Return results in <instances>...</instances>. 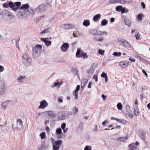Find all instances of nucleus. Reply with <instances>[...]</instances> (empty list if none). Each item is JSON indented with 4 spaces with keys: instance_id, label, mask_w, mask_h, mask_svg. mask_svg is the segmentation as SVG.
<instances>
[{
    "instance_id": "f257e3e1",
    "label": "nucleus",
    "mask_w": 150,
    "mask_h": 150,
    "mask_svg": "<svg viewBox=\"0 0 150 150\" xmlns=\"http://www.w3.org/2000/svg\"><path fill=\"white\" fill-rule=\"evenodd\" d=\"M23 63L26 66H29L32 63V58L30 54L28 53L24 52L22 58Z\"/></svg>"
},
{
    "instance_id": "f03ea898",
    "label": "nucleus",
    "mask_w": 150,
    "mask_h": 150,
    "mask_svg": "<svg viewBox=\"0 0 150 150\" xmlns=\"http://www.w3.org/2000/svg\"><path fill=\"white\" fill-rule=\"evenodd\" d=\"M42 50V45H37L33 48V53L34 58H37L40 56Z\"/></svg>"
},
{
    "instance_id": "7ed1b4c3",
    "label": "nucleus",
    "mask_w": 150,
    "mask_h": 150,
    "mask_svg": "<svg viewBox=\"0 0 150 150\" xmlns=\"http://www.w3.org/2000/svg\"><path fill=\"white\" fill-rule=\"evenodd\" d=\"M1 15L3 17L6 18L9 20H12L15 18V16L12 13L5 9L2 11L1 12Z\"/></svg>"
},
{
    "instance_id": "20e7f679",
    "label": "nucleus",
    "mask_w": 150,
    "mask_h": 150,
    "mask_svg": "<svg viewBox=\"0 0 150 150\" xmlns=\"http://www.w3.org/2000/svg\"><path fill=\"white\" fill-rule=\"evenodd\" d=\"M57 115L58 120H61L68 118L69 116V113L66 111L63 112H59L58 113Z\"/></svg>"
},
{
    "instance_id": "39448f33",
    "label": "nucleus",
    "mask_w": 150,
    "mask_h": 150,
    "mask_svg": "<svg viewBox=\"0 0 150 150\" xmlns=\"http://www.w3.org/2000/svg\"><path fill=\"white\" fill-rule=\"evenodd\" d=\"M51 140L53 146V149L59 150L62 144V141L61 140H58L56 141L52 138H51Z\"/></svg>"
},
{
    "instance_id": "423d86ee",
    "label": "nucleus",
    "mask_w": 150,
    "mask_h": 150,
    "mask_svg": "<svg viewBox=\"0 0 150 150\" xmlns=\"http://www.w3.org/2000/svg\"><path fill=\"white\" fill-rule=\"evenodd\" d=\"M21 3L20 2H17L13 3L11 1L9 2V6L13 11H16L18 9V7L21 5Z\"/></svg>"
},
{
    "instance_id": "0eeeda50",
    "label": "nucleus",
    "mask_w": 150,
    "mask_h": 150,
    "mask_svg": "<svg viewBox=\"0 0 150 150\" xmlns=\"http://www.w3.org/2000/svg\"><path fill=\"white\" fill-rule=\"evenodd\" d=\"M6 87L4 82H2L0 84V96L3 95L6 92Z\"/></svg>"
},
{
    "instance_id": "6e6552de",
    "label": "nucleus",
    "mask_w": 150,
    "mask_h": 150,
    "mask_svg": "<svg viewBox=\"0 0 150 150\" xmlns=\"http://www.w3.org/2000/svg\"><path fill=\"white\" fill-rule=\"evenodd\" d=\"M40 105L39 106L40 109H44L48 106V103L45 100H43L40 102Z\"/></svg>"
},
{
    "instance_id": "1a4fd4ad",
    "label": "nucleus",
    "mask_w": 150,
    "mask_h": 150,
    "mask_svg": "<svg viewBox=\"0 0 150 150\" xmlns=\"http://www.w3.org/2000/svg\"><path fill=\"white\" fill-rule=\"evenodd\" d=\"M69 44L68 43H64L61 46V50L62 52H66L67 51L69 47Z\"/></svg>"
},
{
    "instance_id": "9d476101",
    "label": "nucleus",
    "mask_w": 150,
    "mask_h": 150,
    "mask_svg": "<svg viewBox=\"0 0 150 150\" xmlns=\"http://www.w3.org/2000/svg\"><path fill=\"white\" fill-rule=\"evenodd\" d=\"M62 28L66 29H73L74 28L73 25L71 24H64L62 25Z\"/></svg>"
},
{
    "instance_id": "9b49d317",
    "label": "nucleus",
    "mask_w": 150,
    "mask_h": 150,
    "mask_svg": "<svg viewBox=\"0 0 150 150\" xmlns=\"http://www.w3.org/2000/svg\"><path fill=\"white\" fill-rule=\"evenodd\" d=\"M35 13V11L30 7L24 13V14L27 16H32Z\"/></svg>"
},
{
    "instance_id": "f8f14e48",
    "label": "nucleus",
    "mask_w": 150,
    "mask_h": 150,
    "mask_svg": "<svg viewBox=\"0 0 150 150\" xmlns=\"http://www.w3.org/2000/svg\"><path fill=\"white\" fill-rule=\"evenodd\" d=\"M16 128L19 130L23 128V122L21 119L17 120Z\"/></svg>"
},
{
    "instance_id": "ddd939ff",
    "label": "nucleus",
    "mask_w": 150,
    "mask_h": 150,
    "mask_svg": "<svg viewBox=\"0 0 150 150\" xmlns=\"http://www.w3.org/2000/svg\"><path fill=\"white\" fill-rule=\"evenodd\" d=\"M56 135L58 139H60L62 137L61 134L62 130L61 128H58L56 130Z\"/></svg>"
},
{
    "instance_id": "4468645a",
    "label": "nucleus",
    "mask_w": 150,
    "mask_h": 150,
    "mask_svg": "<svg viewBox=\"0 0 150 150\" xmlns=\"http://www.w3.org/2000/svg\"><path fill=\"white\" fill-rule=\"evenodd\" d=\"M47 8V5L45 4H42L40 6L38 7V9L40 10V11L44 12L45 11Z\"/></svg>"
},
{
    "instance_id": "2eb2a0df",
    "label": "nucleus",
    "mask_w": 150,
    "mask_h": 150,
    "mask_svg": "<svg viewBox=\"0 0 150 150\" xmlns=\"http://www.w3.org/2000/svg\"><path fill=\"white\" fill-rule=\"evenodd\" d=\"M126 110L127 112V115L130 118H132L134 116L133 112L132 111L129 107L126 108Z\"/></svg>"
},
{
    "instance_id": "dca6fc26",
    "label": "nucleus",
    "mask_w": 150,
    "mask_h": 150,
    "mask_svg": "<svg viewBox=\"0 0 150 150\" xmlns=\"http://www.w3.org/2000/svg\"><path fill=\"white\" fill-rule=\"evenodd\" d=\"M30 7L29 4H23L20 7V9L23 10L24 13Z\"/></svg>"
},
{
    "instance_id": "f3484780",
    "label": "nucleus",
    "mask_w": 150,
    "mask_h": 150,
    "mask_svg": "<svg viewBox=\"0 0 150 150\" xmlns=\"http://www.w3.org/2000/svg\"><path fill=\"white\" fill-rule=\"evenodd\" d=\"M47 38H41V41L45 43L46 46H48L51 45V41L50 40H47L48 39Z\"/></svg>"
},
{
    "instance_id": "a211bd4d",
    "label": "nucleus",
    "mask_w": 150,
    "mask_h": 150,
    "mask_svg": "<svg viewBox=\"0 0 150 150\" xmlns=\"http://www.w3.org/2000/svg\"><path fill=\"white\" fill-rule=\"evenodd\" d=\"M25 78V76H20L17 78L18 82L19 83L23 82Z\"/></svg>"
},
{
    "instance_id": "6ab92c4d",
    "label": "nucleus",
    "mask_w": 150,
    "mask_h": 150,
    "mask_svg": "<svg viewBox=\"0 0 150 150\" xmlns=\"http://www.w3.org/2000/svg\"><path fill=\"white\" fill-rule=\"evenodd\" d=\"M89 33L93 35L99 36L100 35V33H99V31H98L96 30H91L89 31Z\"/></svg>"
},
{
    "instance_id": "aec40b11",
    "label": "nucleus",
    "mask_w": 150,
    "mask_h": 150,
    "mask_svg": "<svg viewBox=\"0 0 150 150\" xmlns=\"http://www.w3.org/2000/svg\"><path fill=\"white\" fill-rule=\"evenodd\" d=\"M46 113L50 117H54L55 115V114L53 111H49L46 112Z\"/></svg>"
},
{
    "instance_id": "412c9836",
    "label": "nucleus",
    "mask_w": 150,
    "mask_h": 150,
    "mask_svg": "<svg viewBox=\"0 0 150 150\" xmlns=\"http://www.w3.org/2000/svg\"><path fill=\"white\" fill-rule=\"evenodd\" d=\"M128 62L124 61H122L120 62L119 65L122 68H126L128 66Z\"/></svg>"
},
{
    "instance_id": "4be33fe9",
    "label": "nucleus",
    "mask_w": 150,
    "mask_h": 150,
    "mask_svg": "<svg viewBox=\"0 0 150 150\" xmlns=\"http://www.w3.org/2000/svg\"><path fill=\"white\" fill-rule=\"evenodd\" d=\"M134 114L135 115L138 116L139 114V111L137 106H136L134 107Z\"/></svg>"
},
{
    "instance_id": "5701e85b",
    "label": "nucleus",
    "mask_w": 150,
    "mask_h": 150,
    "mask_svg": "<svg viewBox=\"0 0 150 150\" xmlns=\"http://www.w3.org/2000/svg\"><path fill=\"white\" fill-rule=\"evenodd\" d=\"M23 12L22 11L19 10L18 12L17 16L19 18L22 19L23 17Z\"/></svg>"
},
{
    "instance_id": "b1692460",
    "label": "nucleus",
    "mask_w": 150,
    "mask_h": 150,
    "mask_svg": "<svg viewBox=\"0 0 150 150\" xmlns=\"http://www.w3.org/2000/svg\"><path fill=\"white\" fill-rule=\"evenodd\" d=\"M88 81V80L86 79H82L81 83V87L83 88L84 86L87 84Z\"/></svg>"
},
{
    "instance_id": "393cba45",
    "label": "nucleus",
    "mask_w": 150,
    "mask_h": 150,
    "mask_svg": "<svg viewBox=\"0 0 150 150\" xmlns=\"http://www.w3.org/2000/svg\"><path fill=\"white\" fill-rule=\"evenodd\" d=\"M128 137V136H126L125 137H120L118 138L119 141L122 142H126V140H127Z\"/></svg>"
},
{
    "instance_id": "a878e982",
    "label": "nucleus",
    "mask_w": 150,
    "mask_h": 150,
    "mask_svg": "<svg viewBox=\"0 0 150 150\" xmlns=\"http://www.w3.org/2000/svg\"><path fill=\"white\" fill-rule=\"evenodd\" d=\"M129 150H136L137 149V146L134 144H131L129 145Z\"/></svg>"
},
{
    "instance_id": "bb28decb",
    "label": "nucleus",
    "mask_w": 150,
    "mask_h": 150,
    "mask_svg": "<svg viewBox=\"0 0 150 150\" xmlns=\"http://www.w3.org/2000/svg\"><path fill=\"white\" fill-rule=\"evenodd\" d=\"M124 22L125 24L127 25L128 27H130L131 24V20L129 19H126L124 20Z\"/></svg>"
},
{
    "instance_id": "cd10ccee",
    "label": "nucleus",
    "mask_w": 150,
    "mask_h": 150,
    "mask_svg": "<svg viewBox=\"0 0 150 150\" xmlns=\"http://www.w3.org/2000/svg\"><path fill=\"white\" fill-rule=\"evenodd\" d=\"M83 25L86 27L90 25V22L89 20H85L83 23Z\"/></svg>"
},
{
    "instance_id": "c85d7f7f",
    "label": "nucleus",
    "mask_w": 150,
    "mask_h": 150,
    "mask_svg": "<svg viewBox=\"0 0 150 150\" xmlns=\"http://www.w3.org/2000/svg\"><path fill=\"white\" fill-rule=\"evenodd\" d=\"M39 150H47L48 149L46 146H45L43 145H40L38 148Z\"/></svg>"
},
{
    "instance_id": "c756f323",
    "label": "nucleus",
    "mask_w": 150,
    "mask_h": 150,
    "mask_svg": "<svg viewBox=\"0 0 150 150\" xmlns=\"http://www.w3.org/2000/svg\"><path fill=\"white\" fill-rule=\"evenodd\" d=\"M101 15L100 14H98L95 15L93 18V20L95 21H97V20L100 18Z\"/></svg>"
},
{
    "instance_id": "7c9ffc66",
    "label": "nucleus",
    "mask_w": 150,
    "mask_h": 150,
    "mask_svg": "<svg viewBox=\"0 0 150 150\" xmlns=\"http://www.w3.org/2000/svg\"><path fill=\"white\" fill-rule=\"evenodd\" d=\"M101 76L102 77L105 78V82L107 83L108 81V77L106 74L104 72H103L101 75Z\"/></svg>"
},
{
    "instance_id": "2f4dec72",
    "label": "nucleus",
    "mask_w": 150,
    "mask_h": 150,
    "mask_svg": "<svg viewBox=\"0 0 150 150\" xmlns=\"http://www.w3.org/2000/svg\"><path fill=\"white\" fill-rule=\"evenodd\" d=\"M72 110L73 112V114L74 115H76L79 112L78 109L75 107L73 108Z\"/></svg>"
},
{
    "instance_id": "473e14b6",
    "label": "nucleus",
    "mask_w": 150,
    "mask_h": 150,
    "mask_svg": "<svg viewBox=\"0 0 150 150\" xmlns=\"http://www.w3.org/2000/svg\"><path fill=\"white\" fill-rule=\"evenodd\" d=\"M81 53V50L80 49H78L76 53V57L78 58H81V54H80Z\"/></svg>"
},
{
    "instance_id": "72a5a7b5",
    "label": "nucleus",
    "mask_w": 150,
    "mask_h": 150,
    "mask_svg": "<svg viewBox=\"0 0 150 150\" xmlns=\"http://www.w3.org/2000/svg\"><path fill=\"white\" fill-rule=\"evenodd\" d=\"M123 45L128 48H131V47L130 44L127 40L125 43V44H123Z\"/></svg>"
},
{
    "instance_id": "f704fd0d",
    "label": "nucleus",
    "mask_w": 150,
    "mask_h": 150,
    "mask_svg": "<svg viewBox=\"0 0 150 150\" xmlns=\"http://www.w3.org/2000/svg\"><path fill=\"white\" fill-rule=\"evenodd\" d=\"M108 23V21L106 19H103L101 21V25L103 26L106 25Z\"/></svg>"
},
{
    "instance_id": "c9c22d12",
    "label": "nucleus",
    "mask_w": 150,
    "mask_h": 150,
    "mask_svg": "<svg viewBox=\"0 0 150 150\" xmlns=\"http://www.w3.org/2000/svg\"><path fill=\"white\" fill-rule=\"evenodd\" d=\"M87 54V53H84L83 52H82L81 53V57H83L84 59H86L88 57Z\"/></svg>"
},
{
    "instance_id": "e433bc0d",
    "label": "nucleus",
    "mask_w": 150,
    "mask_h": 150,
    "mask_svg": "<svg viewBox=\"0 0 150 150\" xmlns=\"http://www.w3.org/2000/svg\"><path fill=\"white\" fill-rule=\"evenodd\" d=\"M40 136L41 137L42 139H44L46 137V134L45 132H42L40 134Z\"/></svg>"
},
{
    "instance_id": "4c0bfd02",
    "label": "nucleus",
    "mask_w": 150,
    "mask_h": 150,
    "mask_svg": "<svg viewBox=\"0 0 150 150\" xmlns=\"http://www.w3.org/2000/svg\"><path fill=\"white\" fill-rule=\"evenodd\" d=\"M58 86L59 87H60V84L59 83V82L58 81L57 82H54L53 84H52L51 86L53 88L56 86Z\"/></svg>"
},
{
    "instance_id": "58836bf2",
    "label": "nucleus",
    "mask_w": 150,
    "mask_h": 150,
    "mask_svg": "<svg viewBox=\"0 0 150 150\" xmlns=\"http://www.w3.org/2000/svg\"><path fill=\"white\" fill-rule=\"evenodd\" d=\"M122 6H117L116 8V10L117 11L120 12L122 9Z\"/></svg>"
},
{
    "instance_id": "ea45409f",
    "label": "nucleus",
    "mask_w": 150,
    "mask_h": 150,
    "mask_svg": "<svg viewBox=\"0 0 150 150\" xmlns=\"http://www.w3.org/2000/svg\"><path fill=\"white\" fill-rule=\"evenodd\" d=\"M109 4H114L118 3V0H110L109 1Z\"/></svg>"
},
{
    "instance_id": "a19ab883",
    "label": "nucleus",
    "mask_w": 150,
    "mask_h": 150,
    "mask_svg": "<svg viewBox=\"0 0 150 150\" xmlns=\"http://www.w3.org/2000/svg\"><path fill=\"white\" fill-rule=\"evenodd\" d=\"M73 94L74 96V98L75 99L77 100L78 99V92L74 91Z\"/></svg>"
},
{
    "instance_id": "79ce46f5",
    "label": "nucleus",
    "mask_w": 150,
    "mask_h": 150,
    "mask_svg": "<svg viewBox=\"0 0 150 150\" xmlns=\"http://www.w3.org/2000/svg\"><path fill=\"white\" fill-rule=\"evenodd\" d=\"M117 109L119 110H121L122 108V105L121 103H119L117 104Z\"/></svg>"
},
{
    "instance_id": "37998d69",
    "label": "nucleus",
    "mask_w": 150,
    "mask_h": 150,
    "mask_svg": "<svg viewBox=\"0 0 150 150\" xmlns=\"http://www.w3.org/2000/svg\"><path fill=\"white\" fill-rule=\"evenodd\" d=\"M143 16V15L142 14H139L137 16V19L139 21H141L142 20V17Z\"/></svg>"
},
{
    "instance_id": "c03bdc74",
    "label": "nucleus",
    "mask_w": 150,
    "mask_h": 150,
    "mask_svg": "<svg viewBox=\"0 0 150 150\" xmlns=\"http://www.w3.org/2000/svg\"><path fill=\"white\" fill-rule=\"evenodd\" d=\"M105 52V50H104L99 49L98 50V53L100 54L103 55L104 54Z\"/></svg>"
},
{
    "instance_id": "a18cd8bd",
    "label": "nucleus",
    "mask_w": 150,
    "mask_h": 150,
    "mask_svg": "<svg viewBox=\"0 0 150 150\" xmlns=\"http://www.w3.org/2000/svg\"><path fill=\"white\" fill-rule=\"evenodd\" d=\"M92 147L89 145L86 146L84 148V150H91Z\"/></svg>"
},
{
    "instance_id": "49530a36",
    "label": "nucleus",
    "mask_w": 150,
    "mask_h": 150,
    "mask_svg": "<svg viewBox=\"0 0 150 150\" xmlns=\"http://www.w3.org/2000/svg\"><path fill=\"white\" fill-rule=\"evenodd\" d=\"M121 54V53L120 52H119L118 53L116 52H114L113 55L115 56H120Z\"/></svg>"
},
{
    "instance_id": "de8ad7c7",
    "label": "nucleus",
    "mask_w": 150,
    "mask_h": 150,
    "mask_svg": "<svg viewBox=\"0 0 150 150\" xmlns=\"http://www.w3.org/2000/svg\"><path fill=\"white\" fill-rule=\"evenodd\" d=\"M95 70V67H93L91 66L89 70V72L91 73H93L94 72Z\"/></svg>"
},
{
    "instance_id": "09e8293b",
    "label": "nucleus",
    "mask_w": 150,
    "mask_h": 150,
    "mask_svg": "<svg viewBox=\"0 0 150 150\" xmlns=\"http://www.w3.org/2000/svg\"><path fill=\"white\" fill-rule=\"evenodd\" d=\"M117 41L119 43L121 44L123 41H124V39L121 38H118L117 39Z\"/></svg>"
},
{
    "instance_id": "8fccbe9b",
    "label": "nucleus",
    "mask_w": 150,
    "mask_h": 150,
    "mask_svg": "<svg viewBox=\"0 0 150 150\" xmlns=\"http://www.w3.org/2000/svg\"><path fill=\"white\" fill-rule=\"evenodd\" d=\"M118 3H120L121 4H123L126 3V1L125 0H118Z\"/></svg>"
},
{
    "instance_id": "3c124183",
    "label": "nucleus",
    "mask_w": 150,
    "mask_h": 150,
    "mask_svg": "<svg viewBox=\"0 0 150 150\" xmlns=\"http://www.w3.org/2000/svg\"><path fill=\"white\" fill-rule=\"evenodd\" d=\"M108 121L106 120L104 121L102 123V124L103 126H105L107 124H108Z\"/></svg>"
},
{
    "instance_id": "603ef678",
    "label": "nucleus",
    "mask_w": 150,
    "mask_h": 150,
    "mask_svg": "<svg viewBox=\"0 0 150 150\" xmlns=\"http://www.w3.org/2000/svg\"><path fill=\"white\" fill-rule=\"evenodd\" d=\"M1 107L2 109H3L5 110L7 108V106L6 105L4 104H2L1 105Z\"/></svg>"
},
{
    "instance_id": "864d4df0",
    "label": "nucleus",
    "mask_w": 150,
    "mask_h": 150,
    "mask_svg": "<svg viewBox=\"0 0 150 150\" xmlns=\"http://www.w3.org/2000/svg\"><path fill=\"white\" fill-rule=\"evenodd\" d=\"M3 6L4 8H7L9 6V3H5L3 5Z\"/></svg>"
},
{
    "instance_id": "5fc2aeb1",
    "label": "nucleus",
    "mask_w": 150,
    "mask_h": 150,
    "mask_svg": "<svg viewBox=\"0 0 150 150\" xmlns=\"http://www.w3.org/2000/svg\"><path fill=\"white\" fill-rule=\"evenodd\" d=\"M104 40V37H99L97 41H98L99 42H101L103 41Z\"/></svg>"
},
{
    "instance_id": "6e6d98bb",
    "label": "nucleus",
    "mask_w": 150,
    "mask_h": 150,
    "mask_svg": "<svg viewBox=\"0 0 150 150\" xmlns=\"http://www.w3.org/2000/svg\"><path fill=\"white\" fill-rule=\"evenodd\" d=\"M47 30L46 29H45L40 33V35H41L43 34H45L47 33Z\"/></svg>"
},
{
    "instance_id": "4d7b16f0",
    "label": "nucleus",
    "mask_w": 150,
    "mask_h": 150,
    "mask_svg": "<svg viewBox=\"0 0 150 150\" xmlns=\"http://www.w3.org/2000/svg\"><path fill=\"white\" fill-rule=\"evenodd\" d=\"M120 122L123 124H126L127 123V121L124 119H120Z\"/></svg>"
},
{
    "instance_id": "13d9d810",
    "label": "nucleus",
    "mask_w": 150,
    "mask_h": 150,
    "mask_svg": "<svg viewBox=\"0 0 150 150\" xmlns=\"http://www.w3.org/2000/svg\"><path fill=\"white\" fill-rule=\"evenodd\" d=\"M80 86L79 85H78L76 86V89L74 91L78 92V91L80 89Z\"/></svg>"
},
{
    "instance_id": "bf43d9fd",
    "label": "nucleus",
    "mask_w": 150,
    "mask_h": 150,
    "mask_svg": "<svg viewBox=\"0 0 150 150\" xmlns=\"http://www.w3.org/2000/svg\"><path fill=\"white\" fill-rule=\"evenodd\" d=\"M93 79L95 80L96 82H97L98 81L97 76L96 75H95L93 76Z\"/></svg>"
},
{
    "instance_id": "052dcab7",
    "label": "nucleus",
    "mask_w": 150,
    "mask_h": 150,
    "mask_svg": "<svg viewBox=\"0 0 150 150\" xmlns=\"http://www.w3.org/2000/svg\"><path fill=\"white\" fill-rule=\"evenodd\" d=\"M66 123H64L62 124L61 126V128L63 130V129H64L65 127H66Z\"/></svg>"
},
{
    "instance_id": "680f3d73",
    "label": "nucleus",
    "mask_w": 150,
    "mask_h": 150,
    "mask_svg": "<svg viewBox=\"0 0 150 150\" xmlns=\"http://www.w3.org/2000/svg\"><path fill=\"white\" fill-rule=\"evenodd\" d=\"M98 128V126L97 125H95V127L93 128V131L94 132H96L97 131Z\"/></svg>"
},
{
    "instance_id": "e2e57ef3",
    "label": "nucleus",
    "mask_w": 150,
    "mask_h": 150,
    "mask_svg": "<svg viewBox=\"0 0 150 150\" xmlns=\"http://www.w3.org/2000/svg\"><path fill=\"white\" fill-rule=\"evenodd\" d=\"M140 36V35L139 34V33H137L135 37L137 40H138L139 39Z\"/></svg>"
},
{
    "instance_id": "0e129e2a",
    "label": "nucleus",
    "mask_w": 150,
    "mask_h": 150,
    "mask_svg": "<svg viewBox=\"0 0 150 150\" xmlns=\"http://www.w3.org/2000/svg\"><path fill=\"white\" fill-rule=\"evenodd\" d=\"M4 69V67L3 66L0 65V72H2Z\"/></svg>"
},
{
    "instance_id": "69168bd1",
    "label": "nucleus",
    "mask_w": 150,
    "mask_h": 150,
    "mask_svg": "<svg viewBox=\"0 0 150 150\" xmlns=\"http://www.w3.org/2000/svg\"><path fill=\"white\" fill-rule=\"evenodd\" d=\"M141 6L142 7L143 9H144L145 8V5L143 2H142L141 3Z\"/></svg>"
},
{
    "instance_id": "338daca9",
    "label": "nucleus",
    "mask_w": 150,
    "mask_h": 150,
    "mask_svg": "<svg viewBox=\"0 0 150 150\" xmlns=\"http://www.w3.org/2000/svg\"><path fill=\"white\" fill-rule=\"evenodd\" d=\"M142 72L147 77H148V74H147L146 73L145 71L144 70V69H142Z\"/></svg>"
},
{
    "instance_id": "774afa93",
    "label": "nucleus",
    "mask_w": 150,
    "mask_h": 150,
    "mask_svg": "<svg viewBox=\"0 0 150 150\" xmlns=\"http://www.w3.org/2000/svg\"><path fill=\"white\" fill-rule=\"evenodd\" d=\"M101 97L103 98V100H105L107 98L106 96H104L103 94L101 95Z\"/></svg>"
}]
</instances>
